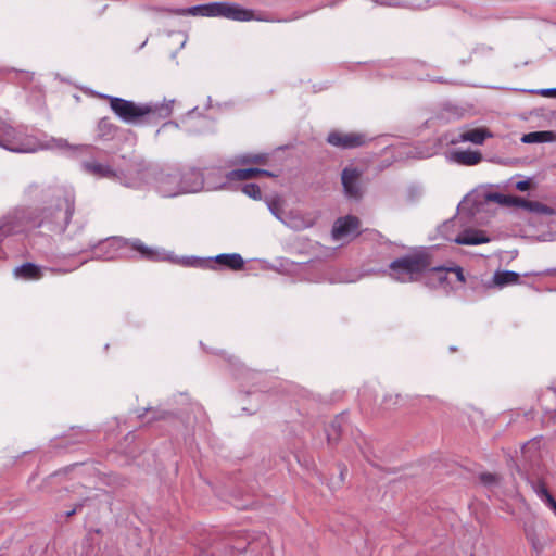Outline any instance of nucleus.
Returning a JSON list of instances; mask_svg holds the SVG:
<instances>
[{"label": "nucleus", "instance_id": "nucleus-5", "mask_svg": "<svg viewBox=\"0 0 556 556\" xmlns=\"http://www.w3.org/2000/svg\"><path fill=\"white\" fill-rule=\"evenodd\" d=\"M203 187L202 174L197 169L178 175H168L160 182V191L164 197H175L181 193L198 192Z\"/></svg>", "mask_w": 556, "mask_h": 556}, {"label": "nucleus", "instance_id": "nucleus-14", "mask_svg": "<svg viewBox=\"0 0 556 556\" xmlns=\"http://www.w3.org/2000/svg\"><path fill=\"white\" fill-rule=\"evenodd\" d=\"M13 274L16 278L24 280H38L42 278L41 268L33 263H24L15 267Z\"/></svg>", "mask_w": 556, "mask_h": 556}, {"label": "nucleus", "instance_id": "nucleus-23", "mask_svg": "<svg viewBox=\"0 0 556 556\" xmlns=\"http://www.w3.org/2000/svg\"><path fill=\"white\" fill-rule=\"evenodd\" d=\"M242 192L254 200H260L262 197L261 189L256 184H245L242 187Z\"/></svg>", "mask_w": 556, "mask_h": 556}, {"label": "nucleus", "instance_id": "nucleus-20", "mask_svg": "<svg viewBox=\"0 0 556 556\" xmlns=\"http://www.w3.org/2000/svg\"><path fill=\"white\" fill-rule=\"evenodd\" d=\"M519 281V275L515 271L503 270L496 271L493 277V282L497 287H505L508 285H516Z\"/></svg>", "mask_w": 556, "mask_h": 556}, {"label": "nucleus", "instance_id": "nucleus-8", "mask_svg": "<svg viewBox=\"0 0 556 556\" xmlns=\"http://www.w3.org/2000/svg\"><path fill=\"white\" fill-rule=\"evenodd\" d=\"M368 137L364 132L358 131H331L327 137V142L339 149H355L367 144Z\"/></svg>", "mask_w": 556, "mask_h": 556}, {"label": "nucleus", "instance_id": "nucleus-26", "mask_svg": "<svg viewBox=\"0 0 556 556\" xmlns=\"http://www.w3.org/2000/svg\"><path fill=\"white\" fill-rule=\"evenodd\" d=\"M99 129L102 136L109 135L111 131L115 130L116 127L106 118H103L99 123Z\"/></svg>", "mask_w": 556, "mask_h": 556}, {"label": "nucleus", "instance_id": "nucleus-3", "mask_svg": "<svg viewBox=\"0 0 556 556\" xmlns=\"http://www.w3.org/2000/svg\"><path fill=\"white\" fill-rule=\"evenodd\" d=\"M431 256L426 251H418L394 260L390 269L394 271L395 279L402 282L416 280L426 270H432Z\"/></svg>", "mask_w": 556, "mask_h": 556}, {"label": "nucleus", "instance_id": "nucleus-15", "mask_svg": "<svg viewBox=\"0 0 556 556\" xmlns=\"http://www.w3.org/2000/svg\"><path fill=\"white\" fill-rule=\"evenodd\" d=\"M128 247L131 250L137 251L140 254L141 258H143V260L151 261V262H157L161 260V254L157 250H155L151 247H148L139 239H136V240H132L131 242H129Z\"/></svg>", "mask_w": 556, "mask_h": 556}, {"label": "nucleus", "instance_id": "nucleus-30", "mask_svg": "<svg viewBox=\"0 0 556 556\" xmlns=\"http://www.w3.org/2000/svg\"><path fill=\"white\" fill-rule=\"evenodd\" d=\"M75 511H76V508L72 509L71 511H67L66 516L71 517V516H73L75 514Z\"/></svg>", "mask_w": 556, "mask_h": 556}, {"label": "nucleus", "instance_id": "nucleus-21", "mask_svg": "<svg viewBox=\"0 0 556 556\" xmlns=\"http://www.w3.org/2000/svg\"><path fill=\"white\" fill-rule=\"evenodd\" d=\"M555 135L552 131H533L526 134L522 141L527 143L548 142L554 139Z\"/></svg>", "mask_w": 556, "mask_h": 556}, {"label": "nucleus", "instance_id": "nucleus-25", "mask_svg": "<svg viewBox=\"0 0 556 556\" xmlns=\"http://www.w3.org/2000/svg\"><path fill=\"white\" fill-rule=\"evenodd\" d=\"M432 270L433 271H452L456 275L458 281H460V282L465 281L463 269L460 267H454V268L433 267Z\"/></svg>", "mask_w": 556, "mask_h": 556}, {"label": "nucleus", "instance_id": "nucleus-11", "mask_svg": "<svg viewBox=\"0 0 556 556\" xmlns=\"http://www.w3.org/2000/svg\"><path fill=\"white\" fill-rule=\"evenodd\" d=\"M260 176L276 177L275 174H273L271 172L266 170V169L238 168V169H233V170L229 172L227 174V179L231 180V181H233V180L243 181V180L253 179V178H256Z\"/></svg>", "mask_w": 556, "mask_h": 556}, {"label": "nucleus", "instance_id": "nucleus-17", "mask_svg": "<svg viewBox=\"0 0 556 556\" xmlns=\"http://www.w3.org/2000/svg\"><path fill=\"white\" fill-rule=\"evenodd\" d=\"M215 262L231 270H240L244 266V261L242 256L238 253L219 254L215 257Z\"/></svg>", "mask_w": 556, "mask_h": 556}, {"label": "nucleus", "instance_id": "nucleus-29", "mask_svg": "<svg viewBox=\"0 0 556 556\" xmlns=\"http://www.w3.org/2000/svg\"><path fill=\"white\" fill-rule=\"evenodd\" d=\"M539 93L543 97H555L556 96V88L554 89H542L539 91Z\"/></svg>", "mask_w": 556, "mask_h": 556}, {"label": "nucleus", "instance_id": "nucleus-13", "mask_svg": "<svg viewBox=\"0 0 556 556\" xmlns=\"http://www.w3.org/2000/svg\"><path fill=\"white\" fill-rule=\"evenodd\" d=\"M454 241L457 244L476 245L486 243L490 239L481 230H465L463 233L458 235Z\"/></svg>", "mask_w": 556, "mask_h": 556}, {"label": "nucleus", "instance_id": "nucleus-6", "mask_svg": "<svg viewBox=\"0 0 556 556\" xmlns=\"http://www.w3.org/2000/svg\"><path fill=\"white\" fill-rule=\"evenodd\" d=\"M488 200L504 206L522 207L529 212L536 213L540 215L553 216L556 214V211L553 207L543 204L539 201H530L521 197L506 195L502 193H490L488 195Z\"/></svg>", "mask_w": 556, "mask_h": 556}, {"label": "nucleus", "instance_id": "nucleus-7", "mask_svg": "<svg viewBox=\"0 0 556 556\" xmlns=\"http://www.w3.org/2000/svg\"><path fill=\"white\" fill-rule=\"evenodd\" d=\"M364 170L349 165L343 168L341 173V182L346 197L355 200L362 199L364 194V187L362 182Z\"/></svg>", "mask_w": 556, "mask_h": 556}, {"label": "nucleus", "instance_id": "nucleus-4", "mask_svg": "<svg viewBox=\"0 0 556 556\" xmlns=\"http://www.w3.org/2000/svg\"><path fill=\"white\" fill-rule=\"evenodd\" d=\"M0 146L18 153H33L43 148L36 137L25 134L22 128L16 129L2 122H0Z\"/></svg>", "mask_w": 556, "mask_h": 556}, {"label": "nucleus", "instance_id": "nucleus-2", "mask_svg": "<svg viewBox=\"0 0 556 556\" xmlns=\"http://www.w3.org/2000/svg\"><path fill=\"white\" fill-rule=\"evenodd\" d=\"M111 110L124 123L150 124L162 116L163 109L150 104H137L118 97H106Z\"/></svg>", "mask_w": 556, "mask_h": 556}, {"label": "nucleus", "instance_id": "nucleus-18", "mask_svg": "<svg viewBox=\"0 0 556 556\" xmlns=\"http://www.w3.org/2000/svg\"><path fill=\"white\" fill-rule=\"evenodd\" d=\"M521 453L528 462H536L541 456V440L538 438L530 440L522 446Z\"/></svg>", "mask_w": 556, "mask_h": 556}, {"label": "nucleus", "instance_id": "nucleus-27", "mask_svg": "<svg viewBox=\"0 0 556 556\" xmlns=\"http://www.w3.org/2000/svg\"><path fill=\"white\" fill-rule=\"evenodd\" d=\"M242 162L243 163H254V164H266L267 157L262 154L250 155V156L243 157Z\"/></svg>", "mask_w": 556, "mask_h": 556}, {"label": "nucleus", "instance_id": "nucleus-24", "mask_svg": "<svg viewBox=\"0 0 556 556\" xmlns=\"http://www.w3.org/2000/svg\"><path fill=\"white\" fill-rule=\"evenodd\" d=\"M479 480L482 484L486 485V486H491V485H494V484H497L498 481H500V478L495 473H491V472H483L479 476Z\"/></svg>", "mask_w": 556, "mask_h": 556}, {"label": "nucleus", "instance_id": "nucleus-31", "mask_svg": "<svg viewBox=\"0 0 556 556\" xmlns=\"http://www.w3.org/2000/svg\"><path fill=\"white\" fill-rule=\"evenodd\" d=\"M330 428L333 429L336 432L338 431V427H337V424L336 422H332L330 425Z\"/></svg>", "mask_w": 556, "mask_h": 556}, {"label": "nucleus", "instance_id": "nucleus-28", "mask_svg": "<svg viewBox=\"0 0 556 556\" xmlns=\"http://www.w3.org/2000/svg\"><path fill=\"white\" fill-rule=\"evenodd\" d=\"M531 188V181L530 180H521L516 182V189L519 191H527Z\"/></svg>", "mask_w": 556, "mask_h": 556}, {"label": "nucleus", "instance_id": "nucleus-12", "mask_svg": "<svg viewBox=\"0 0 556 556\" xmlns=\"http://www.w3.org/2000/svg\"><path fill=\"white\" fill-rule=\"evenodd\" d=\"M452 161L464 166H473L482 161V154L479 151L457 150L451 154Z\"/></svg>", "mask_w": 556, "mask_h": 556}, {"label": "nucleus", "instance_id": "nucleus-1", "mask_svg": "<svg viewBox=\"0 0 556 556\" xmlns=\"http://www.w3.org/2000/svg\"><path fill=\"white\" fill-rule=\"evenodd\" d=\"M175 15H192V16H207V17H225L238 22H249L252 20L261 22H275L263 14L255 15L250 9H244L237 3L230 2H212L190 7L187 9L169 10Z\"/></svg>", "mask_w": 556, "mask_h": 556}, {"label": "nucleus", "instance_id": "nucleus-16", "mask_svg": "<svg viewBox=\"0 0 556 556\" xmlns=\"http://www.w3.org/2000/svg\"><path fill=\"white\" fill-rule=\"evenodd\" d=\"M532 489L538 497L544 502L545 505L548 506L556 515V500L549 493L546 483L542 479H539L532 483Z\"/></svg>", "mask_w": 556, "mask_h": 556}, {"label": "nucleus", "instance_id": "nucleus-22", "mask_svg": "<svg viewBox=\"0 0 556 556\" xmlns=\"http://www.w3.org/2000/svg\"><path fill=\"white\" fill-rule=\"evenodd\" d=\"M74 213V203L72 201L66 200L64 202V212L62 213V222L59 225L60 230H64L67 225L70 224V220Z\"/></svg>", "mask_w": 556, "mask_h": 556}, {"label": "nucleus", "instance_id": "nucleus-9", "mask_svg": "<svg viewBox=\"0 0 556 556\" xmlns=\"http://www.w3.org/2000/svg\"><path fill=\"white\" fill-rule=\"evenodd\" d=\"M361 220L353 215H346L338 218L332 227L331 236L333 240L340 241L359 233Z\"/></svg>", "mask_w": 556, "mask_h": 556}, {"label": "nucleus", "instance_id": "nucleus-19", "mask_svg": "<svg viewBox=\"0 0 556 556\" xmlns=\"http://www.w3.org/2000/svg\"><path fill=\"white\" fill-rule=\"evenodd\" d=\"M85 169L101 178H111L115 176L114 170L106 164L98 163V162H86L84 164Z\"/></svg>", "mask_w": 556, "mask_h": 556}, {"label": "nucleus", "instance_id": "nucleus-10", "mask_svg": "<svg viewBox=\"0 0 556 556\" xmlns=\"http://www.w3.org/2000/svg\"><path fill=\"white\" fill-rule=\"evenodd\" d=\"M493 135L484 127L466 129L459 132L456 138L451 140L452 144L460 142H472L473 144H483L485 139L491 138Z\"/></svg>", "mask_w": 556, "mask_h": 556}]
</instances>
